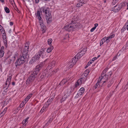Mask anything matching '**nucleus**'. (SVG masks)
<instances>
[{"label":"nucleus","instance_id":"f257e3e1","mask_svg":"<svg viewBox=\"0 0 128 128\" xmlns=\"http://www.w3.org/2000/svg\"><path fill=\"white\" fill-rule=\"evenodd\" d=\"M46 50L45 48H42L40 50V52L38 54H36L32 58L29 62V63L30 64L34 63L38 61L39 59L40 56L42 54V58H44V57H45L46 56L44 54V52H45Z\"/></svg>","mask_w":128,"mask_h":128},{"label":"nucleus","instance_id":"f03ea898","mask_svg":"<svg viewBox=\"0 0 128 128\" xmlns=\"http://www.w3.org/2000/svg\"><path fill=\"white\" fill-rule=\"evenodd\" d=\"M27 55L22 53L21 57L18 59L16 62L15 64L16 66H20L26 60Z\"/></svg>","mask_w":128,"mask_h":128},{"label":"nucleus","instance_id":"7ed1b4c3","mask_svg":"<svg viewBox=\"0 0 128 128\" xmlns=\"http://www.w3.org/2000/svg\"><path fill=\"white\" fill-rule=\"evenodd\" d=\"M108 70V68H106L103 71L101 76L100 77V78H101V79L102 80V81L103 82V83L106 82V81L104 80L106 79V76L110 78L112 74V73L110 71L107 72L106 74H105Z\"/></svg>","mask_w":128,"mask_h":128},{"label":"nucleus","instance_id":"20e7f679","mask_svg":"<svg viewBox=\"0 0 128 128\" xmlns=\"http://www.w3.org/2000/svg\"><path fill=\"white\" fill-rule=\"evenodd\" d=\"M36 16H37L39 20V23L40 25V26L41 30H42V33H44L45 32L46 30V27L45 25L43 24V22L42 20H41L42 18L40 16V12L38 11L37 13L36 14Z\"/></svg>","mask_w":128,"mask_h":128},{"label":"nucleus","instance_id":"39448f33","mask_svg":"<svg viewBox=\"0 0 128 128\" xmlns=\"http://www.w3.org/2000/svg\"><path fill=\"white\" fill-rule=\"evenodd\" d=\"M42 11L43 12L45 13L47 22L49 23L52 20L51 13L49 11L48 9H44Z\"/></svg>","mask_w":128,"mask_h":128},{"label":"nucleus","instance_id":"423d86ee","mask_svg":"<svg viewBox=\"0 0 128 128\" xmlns=\"http://www.w3.org/2000/svg\"><path fill=\"white\" fill-rule=\"evenodd\" d=\"M44 64V62H41L40 64L38 65L36 67V71L34 72V74H37L40 70L42 68V67Z\"/></svg>","mask_w":128,"mask_h":128},{"label":"nucleus","instance_id":"0eeeda50","mask_svg":"<svg viewBox=\"0 0 128 128\" xmlns=\"http://www.w3.org/2000/svg\"><path fill=\"white\" fill-rule=\"evenodd\" d=\"M68 90L67 93L65 94L64 96L61 99L60 102L61 103L64 101L67 98V96L70 95L71 93V88H69Z\"/></svg>","mask_w":128,"mask_h":128},{"label":"nucleus","instance_id":"6e6552de","mask_svg":"<svg viewBox=\"0 0 128 128\" xmlns=\"http://www.w3.org/2000/svg\"><path fill=\"white\" fill-rule=\"evenodd\" d=\"M86 49L85 48L83 49L82 50L80 51L76 55L77 58L78 59L82 57V56L85 53L86 51Z\"/></svg>","mask_w":128,"mask_h":128},{"label":"nucleus","instance_id":"1a4fd4ad","mask_svg":"<svg viewBox=\"0 0 128 128\" xmlns=\"http://www.w3.org/2000/svg\"><path fill=\"white\" fill-rule=\"evenodd\" d=\"M11 76H8V78L7 79L5 84V87H4V88L5 90H7L10 84V80L11 79Z\"/></svg>","mask_w":128,"mask_h":128},{"label":"nucleus","instance_id":"9d476101","mask_svg":"<svg viewBox=\"0 0 128 128\" xmlns=\"http://www.w3.org/2000/svg\"><path fill=\"white\" fill-rule=\"evenodd\" d=\"M29 46V43L28 42H26L25 44L24 50L22 53L24 54L27 55Z\"/></svg>","mask_w":128,"mask_h":128},{"label":"nucleus","instance_id":"9b49d317","mask_svg":"<svg viewBox=\"0 0 128 128\" xmlns=\"http://www.w3.org/2000/svg\"><path fill=\"white\" fill-rule=\"evenodd\" d=\"M102 80H101V78L100 80H98V81L97 83L96 84V85L94 86V89H96L97 88H99L102 86L103 84L104 83H102L101 82V81Z\"/></svg>","mask_w":128,"mask_h":128},{"label":"nucleus","instance_id":"f8f14e48","mask_svg":"<svg viewBox=\"0 0 128 128\" xmlns=\"http://www.w3.org/2000/svg\"><path fill=\"white\" fill-rule=\"evenodd\" d=\"M73 29H76L81 28L82 27L81 25L78 23L74 22L71 23Z\"/></svg>","mask_w":128,"mask_h":128},{"label":"nucleus","instance_id":"ddd939ff","mask_svg":"<svg viewBox=\"0 0 128 128\" xmlns=\"http://www.w3.org/2000/svg\"><path fill=\"white\" fill-rule=\"evenodd\" d=\"M65 30L68 31H70L73 30V28L72 24L67 25L64 27Z\"/></svg>","mask_w":128,"mask_h":128},{"label":"nucleus","instance_id":"4468645a","mask_svg":"<svg viewBox=\"0 0 128 128\" xmlns=\"http://www.w3.org/2000/svg\"><path fill=\"white\" fill-rule=\"evenodd\" d=\"M78 3L77 4L76 6L79 7L82 6L83 4L86 3V2L84 0H78Z\"/></svg>","mask_w":128,"mask_h":128},{"label":"nucleus","instance_id":"2eb2a0df","mask_svg":"<svg viewBox=\"0 0 128 128\" xmlns=\"http://www.w3.org/2000/svg\"><path fill=\"white\" fill-rule=\"evenodd\" d=\"M34 79V75L32 74L26 80V82H29L33 81Z\"/></svg>","mask_w":128,"mask_h":128},{"label":"nucleus","instance_id":"dca6fc26","mask_svg":"<svg viewBox=\"0 0 128 128\" xmlns=\"http://www.w3.org/2000/svg\"><path fill=\"white\" fill-rule=\"evenodd\" d=\"M82 78H81L78 80L76 84V86L77 87L78 86L81 85L83 82Z\"/></svg>","mask_w":128,"mask_h":128},{"label":"nucleus","instance_id":"f3484780","mask_svg":"<svg viewBox=\"0 0 128 128\" xmlns=\"http://www.w3.org/2000/svg\"><path fill=\"white\" fill-rule=\"evenodd\" d=\"M114 34H112L110 36H108L107 37H104L102 39L103 40H105V42L106 41H108V40H109L110 38H113L114 36Z\"/></svg>","mask_w":128,"mask_h":128},{"label":"nucleus","instance_id":"a211bd4d","mask_svg":"<svg viewBox=\"0 0 128 128\" xmlns=\"http://www.w3.org/2000/svg\"><path fill=\"white\" fill-rule=\"evenodd\" d=\"M28 119V118H27L25 119V120H24L23 121L22 123L23 125V127H24V126H25L27 124Z\"/></svg>","mask_w":128,"mask_h":128},{"label":"nucleus","instance_id":"6ab92c4d","mask_svg":"<svg viewBox=\"0 0 128 128\" xmlns=\"http://www.w3.org/2000/svg\"><path fill=\"white\" fill-rule=\"evenodd\" d=\"M55 94H53L52 95V96L51 97V98L50 99H49L48 101L47 102H48L50 103L53 100V99L54 98Z\"/></svg>","mask_w":128,"mask_h":128},{"label":"nucleus","instance_id":"aec40b11","mask_svg":"<svg viewBox=\"0 0 128 128\" xmlns=\"http://www.w3.org/2000/svg\"><path fill=\"white\" fill-rule=\"evenodd\" d=\"M54 47L52 46H50V47H49L46 50L47 52L49 53L53 49Z\"/></svg>","mask_w":128,"mask_h":128},{"label":"nucleus","instance_id":"412c9836","mask_svg":"<svg viewBox=\"0 0 128 128\" xmlns=\"http://www.w3.org/2000/svg\"><path fill=\"white\" fill-rule=\"evenodd\" d=\"M84 88H82L79 91V94L80 95L82 94L84 92Z\"/></svg>","mask_w":128,"mask_h":128},{"label":"nucleus","instance_id":"4be33fe9","mask_svg":"<svg viewBox=\"0 0 128 128\" xmlns=\"http://www.w3.org/2000/svg\"><path fill=\"white\" fill-rule=\"evenodd\" d=\"M113 82L114 81L113 79L111 80L110 81L108 82V87H109L113 83Z\"/></svg>","mask_w":128,"mask_h":128},{"label":"nucleus","instance_id":"5701e85b","mask_svg":"<svg viewBox=\"0 0 128 128\" xmlns=\"http://www.w3.org/2000/svg\"><path fill=\"white\" fill-rule=\"evenodd\" d=\"M52 42V38H50L48 40V45L50 46L51 45V43Z\"/></svg>","mask_w":128,"mask_h":128},{"label":"nucleus","instance_id":"b1692460","mask_svg":"<svg viewBox=\"0 0 128 128\" xmlns=\"http://www.w3.org/2000/svg\"><path fill=\"white\" fill-rule=\"evenodd\" d=\"M77 61V59H76V61H74V62H73V63H70V67H72V66L75 64Z\"/></svg>","mask_w":128,"mask_h":128},{"label":"nucleus","instance_id":"393cba45","mask_svg":"<svg viewBox=\"0 0 128 128\" xmlns=\"http://www.w3.org/2000/svg\"><path fill=\"white\" fill-rule=\"evenodd\" d=\"M123 28L125 30H126V29H127V30H128V23H126L125 25L124 26Z\"/></svg>","mask_w":128,"mask_h":128},{"label":"nucleus","instance_id":"a878e982","mask_svg":"<svg viewBox=\"0 0 128 128\" xmlns=\"http://www.w3.org/2000/svg\"><path fill=\"white\" fill-rule=\"evenodd\" d=\"M4 52L2 50H0V58L4 56Z\"/></svg>","mask_w":128,"mask_h":128},{"label":"nucleus","instance_id":"bb28decb","mask_svg":"<svg viewBox=\"0 0 128 128\" xmlns=\"http://www.w3.org/2000/svg\"><path fill=\"white\" fill-rule=\"evenodd\" d=\"M32 94H29L25 98L26 100H28L32 96Z\"/></svg>","mask_w":128,"mask_h":128},{"label":"nucleus","instance_id":"cd10ccee","mask_svg":"<svg viewBox=\"0 0 128 128\" xmlns=\"http://www.w3.org/2000/svg\"><path fill=\"white\" fill-rule=\"evenodd\" d=\"M7 110V108H6L4 109V110L3 111V112L1 113L0 114V117H1V116L3 114H4L6 112Z\"/></svg>","mask_w":128,"mask_h":128},{"label":"nucleus","instance_id":"c85d7f7f","mask_svg":"<svg viewBox=\"0 0 128 128\" xmlns=\"http://www.w3.org/2000/svg\"><path fill=\"white\" fill-rule=\"evenodd\" d=\"M66 82V80L65 79H63L60 82V84L62 85V84H64Z\"/></svg>","mask_w":128,"mask_h":128},{"label":"nucleus","instance_id":"c756f323","mask_svg":"<svg viewBox=\"0 0 128 128\" xmlns=\"http://www.w3.org/2000/svg\"><path fill=\"white\" fill-rule=\"evenodd\" d=\"M121 8V7L120 6V7H119V6L118 5H116V6L114 7V8L115 9H116L118 10H120Z\"/></svg>","mask_w":128,"mask_h":128},{"label":"nucleus","instance_id":"7c9ffc66","mask_svg":"<svg viewBox=\"0 0 128 128\" xmlns=\"http://www.w3.org/2000/svg\"><path fill=\"white\" fill-rule=\"evenodd\" d=\"M76 59H77V61L78 60V59L76 57V56L74 57L72 60V61L70 62V63H73V62H74V61H76Z\"/></svg>","mask_w":128,"mask_h":128},{"label":"nucleus","instance_id":"2f4dec72","mask_svg":"<svg viewBox=\"0 0 128 128\" xmlns=\"http://www.w3.org/2000/svg\"><path fill=\"white\" fill-rule=\"evenodd\" d=\"M4 10L7 13H9L10 11L9 8L7 7H5Z\"/></svg>","mask_w":128,"mask_h":128},{"label":"nucleus","instance_id":"473e14b6","mask_svg":"<svg viewBox=\"0 0 128 128\" xmlns=\"http://www.w3.org/2000/svg\"><path fill=\"white\" fill-rule=\"evenodd\" d=\"M56 64V62H55L54 61H52L51 64H50V66L51 67H52V66H54V65L55 64Z\"/></svg>","mask_w":128,"mask_h":128},{"label":"nucleus","instance_id":"72a5a7b5","mask_svg":"<svg viewBox=\"0 0 128 128\" xmlns=\"http://www.w3.org/2000/svg\"><path fill=\"white\" fill-rule=\"evenodd\" d=\"M46 108L43 107L41 109V110H40V112H41V113L43 112L44 111L46 110Z\"/></svg>","mask_w":128,"mask_h":128},{"label":"nucleus","instance_id":"f704fd0d","mask_svg":"<svg viewBox=\"0 0 128 128\" xmlns=\"http://www.w3.org/2000/svg\"><path fill=\"white\" fill-rule=\"evenodd\" d=\"M26 100V98H25L24 100L22 102V104H23V105H24L26 103V102H28V100Z\"/></svg>","mask_w":128,"mask_h":128},{"label":"nucleus","instance_id":"c9c22d12","mask_svg":"<svg viewBox=\"0 0 128 128\" xmlns=\"http://www.w3.org/2000/svg\"><path fill=\"white\" fill-rule=\"evenodd\" d=\"M11 100V99L10 98L6 102H5V103H4V104H8L9 102H10Z\"/></svg>","mask_w":128,"mask_h":128},{"label":"nucleus","instance_id":"e433bc0d","mask_svg":"<svg viewBox=\"0 0 128 128\" xmlns=\"http://www.w3.org/2000/svg\"><path fill=\"white\" fill-rule=\"evenodd\" d=\"M105 42V40H103L102 39L101 40V42H100V46L102 44Z\"/></svg>","mask_w":128,"mask_h":128},{"label":"nucleus","instance_id":"4c0bfd02","mask_svg":"<svg viewBox=\"0 0 128 128\" xmlns=\"http://www.w3.org/2000/svg\"><path fill=\"white\" fill-rule=\"evenodd\" d=\"M66 38H64V40H65L66 39H68L69 37V35L68 34H67L66 35Z\"/></svg>","mask_w":128,"mask_h":128},{"label":"nucleus","instance_id":"58836bf2","mask_svg":"<svg viewBox=\"0 0 128 128\" xmlns=\"http://www.w3.org/2000/svg\"><path fill=\"white\" fill-rule=\"evenodd\" d=\"M90 64V62H88L86 66L85 67V68H87L89 66Z\"/></svg>","mask_w":128,"mask_h":128},{"label":"nucleus","instance_id":"ea45409f","mask_svg":"<svg viewBox=\"0 0 128 128\" xmlns=\"http://www.w3.org/2000/svg\"><path fill=\"white\" fill-rule=\"evenodd\" d=\"M3 38L4 39V41H6V36L5 35H4L3 36Z\"/></svg>","mask_w":128,"mask_h":128},{"label":"nucleus","instance_id":"a19ab883","mask_svg":"<svg viewBox=\"0 0 128 128\" xmlns=\"http://www.w3.org/2000/svg\"><path fill=\"white\" fill-rule=\"evenodd\" d=\"M96 29L95 27H93L90 30V31L91 32H93Z\"/></svg>","mask_w":128,"mask_h":128},{"label":"nucleus","instance_id":"79ce46f5","mask_svg":"<svg viewBox=\"0 0 128 128\" xmlns=\"http://www.w3.org/2000/svg\"><path fill=\"white\" fill-rule=\"evenodd\" d=\"M52 118H50L49 120L48 121V122H47V123H46V125H47V124L48 123V122L50 123L52 121Z\"/></svg>","mask_w":128,"mask_h":128},{"label":"nucleus","instance_id":"37998d69","mask_svg":"<svg viewBox=\"0 0 128 128\" xmlns=\"http://www.w3.org/2000/svg\"><path fill=\"white\" fill-rule=\"evenodd\" d=\"M9 1L12 4H13L14 3V0H9Z\"/></svg>","mask_w":128,"mask_h":128},{"label":"nucleus","instance_id":"c03bdc74","mask_svg":"<svg viewBox=\"0 0 128 128\" xmlns=\"http://www.w3.org/2000/svg\"><path fill=\"white\" fill-rule=\"evenodd\" d=\"M50 104V103L49 102H47V101L45 103V104H46V105L47 106H48V107L49 106Z\"/></svg>","mask_w":128,"mask_h":128},{"label":"nucleus","instance_id":"a18cd8bd","mask_svg":"<svg viewBox=\"0 0 128 128\" xmlns=\"http://www.w3.org/2000/svg\"><path fill=\"white\" fill-rule=\"evenodd\" d=\"M97 59V58L96 57L94 58H92V61H93V62L94 61L96 60Z\"/></svg>","mask_w":128,"mask_h":128},{"label":"nucleus","instance_id":"49530a36","mask_svg":"<svg viewBox=\"0 0 128 128\" xmlns=\"http://www.w3.org/2000/svg\"><path fill=\"white\" fill-rule=\"evenodd\" d=\"M109 77H108V76H106V79L104 80L106 81V82L107 81V80L109 78Z\"/></svg>","mask_w":128,"mask_h":128},{"label":"nucleus","instance_id":"de8ad7c7","mask_svg":"<svg viewBox=\"0 0 128 128\" xmlns=\"http://www.w3.org/2000/svg\"><path fill=\"white\" fill-rule=\"evenodd\" d=\"M94 27H95V28H96L97 26H98V24H94Z\"/></svg>","mask_w":128,"mask_h":128},{"label":"nucleus","instance_id":"09e8293b","mask_svg":"<svg viewBox=\"0 0 128 128\" xmlns=\"http://www.w3.org/2000/svg\"><path fill=\"white\" fill-rule=\"evenodd\" d=\"M43 107H44L45 108H47L48 107V106H47L46 105V104H44V105Z\"/></svg>","mask_w":128,"mask_h":128},{"label":"nucleus","instance_id":"8fccbe9b","mask_svg":"<svg viewBox=\"0 0 128 128\" xmlns=\"http://www.w3.org/2000/svg\"><path fill=\"white\" fill-rule=\"evenodd\" d=\"M24 105H23V104H22V103L21 104H20V108H22L23 107V106Z\"/></svg>","mask_w":128,"mask_h":128},{"label":"nucleus","instance_id":"3c124183","mask_svg":"<svg viewBox=\"0 0 128 128\" xmlns=\"http://www.w3.org/2000/svg\"><path fill=\"white\" fill-rule=\"evenodd\" d=\"M116 1V0H113V2H112V4L113 5H114V3Z\"/></svg>","mask_w":128,"mask_h":128},{"label":"nucleus","instance_id":"603ef678","mask_svg":"<svg viewBox=\"0 0 128 128\" xmlns=\"http://www.w3.org/2000/svg\"><path fill=\"white\" fill-rule=\"evenodd\" d=\"M13 23L12 22H10V26H12L13 25Z\"/></svg>","mask_w":128,"mask_h":128},{"label":"nucleus","instance_id":"864d4df0","mask_svg":"<svg viewBox=\"0 0 128 128\" xmlns=\"http://www.w3.org/2000/svg\"><path fill=\"white\" fill-rule=\"evenodd\" d=\"M125 30L123 28H122V29L121 30V31L122 32H123L124 30Z\"/></svg>","mask_w":128,"mask_h":128},{"label":"nucleus","instance_id":"5fc2aeb1","mask_svg":"<svg viewBox=\"0 0 128 128\" xmlns=\"http://www.w3.org/2000/svg\"><path fill=\"white\" fill-rule=\"evenodd\" d=\"M35 0V2L36 3H38V2L39 1V0Z\"/></svg>","mask_w":128,"mask_h":128},{"label":"nucleus","instance_id":"6e6d98bb","mask_svg":"<svg viewBox=\"0 0 128 128\" xmlns=\"http://www.w3.org/2000/svg\"><path fill=\"white\" fill-rule=\"evenodd\" d=\"M57 72V71L56 70H54V71H53V72H53V74H54V73H56V72Z\"/></svg>","mask_w":128,"mask_h":128},{"label":"nucleus","instance_id":"4d7b16f0","mask_svg":"<svg viewBox=\"0 0 128 128\" xmlns=\"http://www.w3.org/2000/svg\"><path fill=\"white\" fill-rule=\"evenodd\" d=\"M2 26H1L0 25V30H1L2 29Z\"/></svg>","mask_w":128,"mask_h":128},{"label":"nucleus","instance_id":"13d9d810","mask_svg":"<svg viewBox=\"0 0 128 128\" xmlns=\"http://www.w3.org/2000/svg\"><path fill=\"white\" fill-rule=\"evenodd\" d=\"M92 62H93V61H92H92H90L88 62H90V64H92Z\"/></svg>","mask_w":128,"mask_h":128},{"label":"nucleus","instance_id":"bf43d9fd","mask_svg":"<svg viewBox=\"0 0 128 128\" xmlns=\"http://www.w3.org/2000/svg\"><path fill=\"white\" fill-rule=\"evenodd\" d=\"M12 84L13 85H15V83L14 82H13L12 83Z\"/></svg>","mask_w":128,"mask_h":128},{"label":"nucleus","instance_id":"052dcab7","mask_svg":"<svg viewBox=\"0 0 128 128\" xmlns=\"http://www.w3.org/2000/svg\"><path fill=\"white\" fill-rule=\"evenodd\" d=\"M0 1L2 2H4V0H0Z\"/></svg>","mask_w":128,"mask_h":128},{"label":"nucleus","instance_id":"680f3d73","mask_svg":"<svg viewBox=\"0 0 128 128\" xmlns=\"http://www.w3.org/2000/svg\"><path fill=\"white\" fill-rule=\"evenodd\" d=\"M106 42L107 43L108 42H109V40H108V41H106Z\"/></svg>","mask_w":128,"mask_h":128},{"label":"nucleus","instance_id":"e2e57ef3","mask_svg":"<svg viewBox=\"0 0 128 128\" xmlns=\"http://www.w3.org/2000/svg\"><path fill=\"white\" fill-rule=\"evenodd\" d=\"M27 1H28L29 2H30L32 0H27Z\"/></svg>","mask_w":128,"mask_h":128},{"label":"nucleus","instance_id":"0e129e2a","mask_svg":"<svg viewBox=\"0 0 128 128\" xmlns=\"http://www.w3.org/2000/svg\"><path fill=\"white\" fill-rule=\"evenodd\" d=\"M100 56V55H98L97 57V58H98Z\"/></svg>","mask_w":128,"mask_h":128},{"label":"nucleus","instance_id":"69168bd1","mask_svg":"<svg viewBox=\"0 0 128 128\" xmlns=\"http://www.w3.org/2000/svg\"><path fill=\"white\" fill-rule=\"evenodd\" d=\"M45 76H46V77L48 76V75H45Z\"/></svg>","mask_w":128,"mask_h":128},{"label":"nucleus","instance_id":"338daca9","mask_svg":"<svg viewBox=\"0 0 128 128\" xmlns=\"http://www.w3.org/2000/svg\"><path fill=\"white\" fill-rule=\"evenodd\" d=\"M114 58H114H113V60H115V59H114V58Z\"/></svg>","mask_w":128,"mask_h":128},{"label":"nucleus","instance_id":"774afa93","mask_svg":"<svg viewBox=\"0 0 128 128\" xmlns=\"http://www.w3.org/2000/svg\"><path fill=\"white\" fill-rule=\"evenodd\" d=\"M126 23H128V20L127 22H126Z\"/></svg>","mask_w":128,"mask_h":128}]
</instances>
